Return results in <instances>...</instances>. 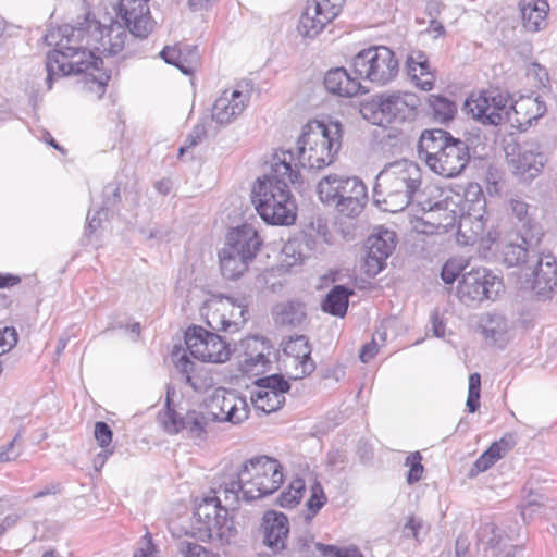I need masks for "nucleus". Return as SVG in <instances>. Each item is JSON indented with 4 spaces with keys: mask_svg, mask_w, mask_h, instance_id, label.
I'll use <instances>...</instances> for the list:
<instances>
[{
    "mask_svg": "<svg viewBox=\"0 0 557 557\" xmlns=\"http://www.w3.org/2000/svg\"><path fill=\"white\" fill-rule=\"evenodd\" d=\"M180 552L184 557H212L203 546L191 542H181Z\"/></svg>",
    "mask_w": 557,
    "mask_h": 557,
    "instance_id": "60",
    "label": "nucleus"
},
{
    "mask_svg": "<svg viewBox=\"0 0 557 557\" xmlns=\"http://www.w3.org/2000/svg\"><path fill=\"white\" fill-rule=\"evenodd\" d=\"M345 0H307L297 30L302 37L314 38L341 13Z\"/></svg>",
    "mask_w": 557,
    "mask_h": 557,
    "instance_id": "12",
    "label": "nucleus"
},
{
    "mask_svg": "<svg viewBox=\"0 0 557 557\" xmlns=\"http://www.w3.org/2000/svg\"><path fill=\"white\" fill-rule=\"evenodd\" d=\"M175 366L177 370L185 375V383L190 386H195L191 376L189 375V373L194 370V362L185 354H183L175 361Z\"/></svg>",
    "mask_w": 557,
    "mask_h": 557,
    "instance_id": "64",
    "label": "nucleus"
},
{
    "mask_svg": "<svg viewBox=\"0 0 557 557\" xmlns=\"http://www.w3.org/2000/svg\"><path fill=\"white\" fill-rule=\"evenodd\" d=\"M462 260L449 259L441 271V277L445 284H453L466 271Z\"/></svg>",
    "mask_w": 557,
    "mask_h": 557,
    "instance_id": "53",
    "label": "nucleus"
},
{
    "mask_svg": "<svg viewBox=\"0 0 557 557\" xmlns=\"http://www.w3.org/2000/svg\"><path fill=\"white\" fill-rule=\"evenodd\" d=\"M363 193H367V187L360 178L357 176H344L338 200L344 201L350 196L354 197Z\"/></svg>",
    "mask_w": 557,
    "mask_h": 557,
    "instance_id": "50",
    "label": "nucleus"
},
{
    "mask_svg": "<svg viewBox=\"0 0 557 557\" xmlns=\"http://www.w3.org/2000/svg\"><path fill=\"white\" fill-rule=\"evenodd\" d=\"M262 543L274 554L286 549L289 521L286 515L275 510L264 512L261 521Z\"/></svg>",
    "mask_w": 557,
    "mask_h": 557,
    "instance_id": "19",
    "label": "nucleus"
},
{
    "mask_svg": "<svg viewBox=\"0 0 557 557\" xmlns=\"http://www.w3.org/2000/svg\"><path fill=\"white\" fill-rule=\"evenodd\" d=\"M298 163L310 170H322L331 165L342 145V125L309 121L304 125L296 143Z\"/></svg>",
    "mask_w": 557,
    "mask_h": 557,
    "instance_id": "4",
    "label": "nucleus"
},
{
    "mask_svg": "<svg viewBox=\"0 0 557 557\" xmlns=\"http://www.w3.org/2000/svg\"><path fill=\"white\" fill-rule=\"evenodd\" d=\"M247 314L245 299L220 296L208 302L205 319L212 331L233 334L244 326Z\"/></svg>",
    "mask_w": 557,
    "mask_h": 557,
    "instance_id": "9",
    "label": "nucleus"
},
{
    "mask_svg": "<svg viewBox=\"0 0 557 557\" xmlns=\"http://www.w3.org/2000/svg\"><path fill=\"white\" fill-rule=\"evenodd\" d=\"M220 269L222 275L228 280H237L248 269V264L253 258L240 255L233 248L223 247L219 252Z\"/></svg>",
    "mask_w": 557,
    "mask_h": 557,
    "instance_id": "31",
    "label": "nucleus"
},
{
    "mask_svg": "<svg viewBox=\"0 0 557 557\" xmlns=\"http://www.w3.org/2000/svg\"><path fill=\"white\" fill-rule=\"evenodd\" d=\"M481 327L486 338L492 339L494 344L502 345L509 330V321L500 313H486L481 320Z\"/></svg>",
    "mask_w": 557,
    "mask_h": 557,
    "instance_id": "40",
    "label": "nucleus"
},
{
    "mask_svg": "<svg viewBox=\"0 0 557 557\" xmlns=\"http://www.w3.org/2000/svg\"><path fill=\"white\" fill-rule=\"evenodd\" d=\"M481 376L479 373L469 375V389L467 398V408L470 413L475 412L480 407Z\"/></svg>",
    "mask_w": 557,
    "mask_h": 557,
    "instance_id": "52",
    "label": "nucleus"
},
{
    "mask_svg": "<svg viewBox=\"0 0 557 557\" xmlns=\"http://www.w3.org/2000/svg\"><path fill=\"white\" fill-rule=\"evenodd\" d=\"M343 180L344 175L330 174L318 183L317 193L323 203L335 206L339 201L338 196Z\"/></svg>",
    "mask_w": 557,
    "mask_h": 557,
    "instance_id": "42",
    "label": "nucleus"
},
{
    "mask_svg": "<svg viewBox=\"0 0 557 557\" xmlns=\"http://www.w3.org/2000/svg\"><path fill=\"white\" fill-rule=\"evenodd\" d=\"M508 122L517 129L527 131L534 121L541 119L547 111L546 103L539 96H521L510 103Z\"/></svg>",
    "mask_w": 557,
    "mask_h": 557,
    "instance_id": "21",
    "label": "nucleus"
},
{
    "mask_svg": "<svg viewBox=\"0 0 557 557\" xmlns=\"http://www.w3.org/2000/svg\"><path fill=\"white\" fill-rule=\"evenodd\" d=\"M95 32L100 33V44L112 55L117 54L124 48L127 38L126 29L120 23H112L100 29V25L94 21Z\"/></svg>",
    "mask_w": 557,
    "mask_h": 557,
    "instance_id": "34",
    "label": "nucleus"
},
{
    "mask_svg": "<svg viewBox=\"0 0 557 557\" xmlns=\"http://www.w3.org/2000/svg\"><path fill=\"white\" fill-rule=\"evenodd\" d=\"M502 278L486 268H471L465 271L458 281L457 297L469 307H474L484 300L494 301L503 290Z\"/></svg>",
    "mask_w": 557,
    "mask_h": 557,
    "instance_id": "8",
    "label": "nucleus"
},
{
    "mask_svg": "<svg viewBox=\"0 0 557 557\" xmlns=\"http://www.w3.org/2000/svg\"><path fill=\"white\" fill-rule=\"evenodd\" d=\"M261 244L256 228L250 224H243L228 232L224 247L255 259Z\"/></svg>",
    "mask_w": 557,
    "mask_h": 557,
    "instance_id": "27",
    "label": "nucleus"
},
{
    "mask_svg": "<svg viewBox=\"0 0 557 557\" xmlns=\"http://www.w3.org/2000/svg\"><path fill=\"white\" fill-rule=\"evenodd\" d=\"M222 497L206 496L196 506L193 517V534L200 541L226 544L237 530L225 508H221Z\"/></svg>",
    "mask_w": 557,
    "mask_h": 557,
    "instance_id": "6",
    "label": "nucleus"
},
{
    "mask_svg": "<svg viewBox=\"0 0 557 557\" xmlns=\"http://www.w3.org/2000/svg\"><path fill=\"white\" fill-rule=\"evenodd\" d=\"M275 468H281V463L268 456H257L245 461L237 473L244 483L258 481L267 473H275Z\"/></svg>",
    "mask_w": 557,
    "mask_h": 557,
    "instance_id": "32",
    "label": "nucleus"
},
{
    "mask_svg": "<svg viewBox=\"0 0 557 557\" xmlns=\"http://www.w3.org/2000/svg\"><path fill=\"white\" fill-rule=\"evenodd\" d=\"M546 158L537 143H525L519 147L517 156L508 159L512 174L521 182L530 183L537 177L545 165Z\"/></svg>",
    "mask_w": 557,
    "mask_h": 557,
    "instance_id": "16",
    "label": "nucleus"
},
{
    "mask_svg": "<svg viewBox=\"0 0 557 557\" xmlns=\"http://www.w3.org/2000/svg\"><path fill=\"white\" fill-rule=\"evenodd\" d=\"M419 98L412 92H382L362 104V116L373 125L410 123L418 115Z\"/></svg>",
    "mask_w": 557,
    "mask_h": 557,
    "instance_id": "5",
    "label": "nucleus"
},
{
    "mask_svg": "<svg viewBox=\"0 0 557 557\" xmlns=\"http://www.w3.org/2000/svg\"><path fill=\"white\" fill-rule=\"evenodd\" d=\"M134 557H159L152 536L147 532L138 542V547L134 552Z\"/></svg>",
    "mask_w": 557,
    "mask_h": 557,
    "instance_id": "57",
    "label": "nucleus"
},
{
    "mask_svg": "<svg viewBox=\"0 0 557 557\" xmlns=\"http://www.w3.org/2000/svg\"><path fill=\"white\" fill-rule=\"evenodd\" d=\"M532 289L541 299L552 298L557 286V260L552 255H541L536 260Z\"/></svg>",
    "mask_w": 557,
    "mask_h": 557,
    "instance_id": "23",
    "label": "nucleus"
},
{
    "mask_svg": "<svg viewBox=\"0 0 557 557\" xmlns=\"http://www.w3.org/2000/svg\"><path fill=\"white\" fill-rule=\"evenodd\" d=\"M367 200H368V195H367V193H363L361 195H357L354 197L350 196V197H348V199H346L344 201L339 200L335 205V208L338 211V213H341L344 216L356 218L362 212V210L367 203Z\"/></svg>",
    "mask_w": 557,
    "mask_h": 557,
    "instance_id": "46",
    "label": "nucleus"
},
{
    "mask_svg": "<svg viewBox=\"0 0 557 557\" xmlns=\"http://www.w3.org/2000/svg\"><path fill=\"white\" fill-rule=\"evenodd\" d=\"M367 243L368 249L387 259L396 247V233L389 230H381L369 236Z\"/></svg>",
    "mask_w": 557,
    "mask_h": 557,
    "instance_id": "44",
    "label": "nucleus"
},
{
    "mask_svg": "<svg viewBox=\"0 0 557 557\" xmlns=\"http://www.w3.org/2000/svg\"><path fill=\"white\" fill-rule=\"evenodd\" d=\"M421 460H422V456L419 451L411 453L406 458L405 463H406V466L410 467V469L408 471V475H407V482L409 484H413L421 480L423 471H424Z\"/></svg>",
    "mask_w": 557,
    "mask_h": 557,
    "instance_id": "55",
    "label": "nucleus"
},
{
    "mask_svg": "<svg viewBox=\"0 0 557 557\" xmlns=\"http://www.w3.org/2000/svg\"><path fill=\"white\" fill-rule=\"evenodd\" d=\"M386 258L368 249L364 257L363 269L369 277L376 276L386 265Z\"/></svg>",
    "mask_w": 557,
    "mask_h": 557,
    "instance_id": "54",
    "label": "nucleus"
},
{
    "mask_svg": "<svg viewBox=\"0 0 557 557\" xmlns=\"http://www.w3.org/2000/svg\"><path fill=\"white\" fill-rule=\"evenodd\" d=\"M352 294V289L344 285H335L325 296L322 310L335 317H344L347 312L349 296Z\"/></svg>",
    "mask_w": 557,
    "mask_h": 557,
    "instance_id": "39",
    "label": "nucleus"
},
{
    "mask_svg": "<svg viewBox=\"0 0 557 557\" xmlns=\"http://www.w3.org/2000/svg\"><path fill=\"white\" fill-rule=\"evenodd\" d=\"M421 187V168L408 159L396 160L377 174L373 200L383 211L400 212L414 201L422 205Z\"/></svg>",
    "mask_w": 557,
    "mask_h": 557,
    "instance_id": "3",
    "label": "nucleus"
},
{
    "mask_svg": "<svg viewBox=\"0 0 557 557\" xmlns=\"http://www.w3.org/2000/svg\"><path fill=\"white\" fill-rule=\"evenodd\" d=\"M306 318L305 306L298 301L278 305L274 311L275 323L282 326H297Z\"/></svg>",
    "mask_w": 557,
    "mask_h": 557,
    "instance_id": "41",
    "label": "nucleus"
},
{
    "mask_svg": "<svg viewBox=\"0 0 557 557\" xmlns=\"http://www.w3.org/2000/svg\"><path fill=\"white\" fill-rule=\"evenodd\" d=\"M283 351L288 358L289 367L294 368V372L290 373L293 380H300L314 371L315 363L311 358V346L307 336L289 337L284 344Z\"/></svg>",
    "mask_w": 557,
    "mask_h": 557,
    "instance_id": "20",
    "label": "nucleus"
},
{
    "mask_svg": "<svg viewBox=\"0 0 557 557\" xmlns=\"http://www.w3.org/2000/svg\"><path fill=\"white\" fill-rule=\"evenodd\" d=\"M326 503V496L319 481H314L311 485V495L307 500V508L314 516Z\"/></svg>",
    "mask_w": 557,
    "mask_h": 557,
    "instance_id": "56",
    "label": "nucleus"
},
{
    "mask_svg": "<svg viewBox=\"0 0 557 557\" xmlns=\"http://www.w3.org/2000/svg\"><path fill=\"white\" fill-rule=\"evenodd\" d=\"M294 153L280 150L274 153L271 170L258 177L252 186L251 200L261 219L272 225H292L297 218V203L289 185L300 177L293 168Z\"/></svg>",
    "mask_w": 557,
    "mask_h": 557,
    "instance_id": "2",
    "label": "nucleus"
},
{
    "mask_svg": "<svg viewBox=\"0 0 557 557\" xmlns=\"http://www.w3.org/2000/svg\"><path fill=\"white\" fill-rule=\"evenodd\" d=\"M509 210L523 244L531 246L539 243L543 232L541 225L530 212V206L520 198H512L509 201Z\"/></svg>",
    "mask_w": 557,
    "mask_h": 557,
    "instance_id": "22",
    "label": "nucleus"
},
{
    "mask_svg": "<svg viewBox=\"0 0 557 557\" xmlns=\"http://www.w3.org/2000/svg\"><path fill=\"white\" fill-rule=\"evenodd\" d=\"M306 484L302 479H296L290 484L286 492H282L277 498V504L281 507L292 508L297 505L305 492Z\"/></svg>",
    "mask_w": 557,
    "mask_h": 557,
    "instance_id": "47",
    "label": "nucleus"
},
{
    "mask_svg": "<svg viewBox=\"0 0 557 557\" xmlns=\"http://www.w3.org/2000/svg\"><path fill=\"white\" fill-rule=\"evenodd\" d=\"M512 102L509 95L487 90L470 96L465 102L463 111L484 125H498L503 120L508 121Z\"/></svg>",
    "mask_w": 557,
    "mask_h": 557,
    "instance_id": "10",
    "label": "nucleus"
},
{
    "mask_svg": "<svg viewBox=\"0 0 557 557\" xmlns=\"http://www.w3.org/2000/svg\"><path fill=\"white\" fill-rule=\"evenodd\" d=\"M160 57L165 61V63L175 65L186 75L194 73L199 59L196 47L189 49L187 54L176 47H164L160 52Z\"/></svg>",
    "mask_w": 557,
    "mask_h": 557,
    "instance_id": "35",
    "label": "nucleus"
},
{
    "mask_svg": "<svg viewBox=\"0 0 557 557\" xmlns=\"http://www.w3.org/2000/svg\"><path fill=\"white\" fill-rule=\"evenodd\" d=\"M103 201L101 208L97 211V215L107 214V211L121 201L120 185L117 183H109L104 186Z\"/></svg>",
    "mask_w": 557,
    "mask_h": 557,
    "instance_id": "51",
    "label": "nucleus"
},
{
    "mask_svg": "<svg viewBox=\"0 0 557 557\" xmlns=\"http://www.w3.org/2000/svg\"><path fill=\"white\" fill-rule=\"evenodd\" d=\"M88 30L81 24L79 27L63 25L51 28L45 35V42L55 47L48 52L46 61L48 89L52 88L53 81L69 75L85 74L86 83L97 84L102 95L111 74L103 70V60L96 57L83 46Z\"/></svg>",
    "mask_w": 557,
    "mask_h": 557,
    "instance_id": "1",
    "label": "nucleus"
},
{
    "mask_svg": "<svg viewBox=\"0 0 557 557\" xmlns=\"http://www.w3.org/2000/svg\"><path fill=\"white\" fill-rule=\"evenodd\" d=\"M527 74L536 79L542 86H546L549 83L547 70L537 62H532L529 65Z\"/></svg>",
    "mask_w": 557,
    "mask_h": 557,
    "instance_id": "63",
    "label": "nucleus"
},
{
    "mask_svg": "<svg viewBox=\"0 0 557 557\" xmlns=\"http://www.w3.org/2000/svg\"><path fill=\"white\" fill-rule=\"evenodd\" d=\"M454 136L442 128L424 129L418 141V156L428 168L436 173Z\"/></svg>",
    "mask_w": 557,
    "mask_h": 557,
    "instance_id": "17",
    "label": "nucleus"
},
{
    "mask_svg": "<svg viewBox=\"0 0 557 557\" xmlns=\"http://www.w3.org/2000/svg\"><path fill=\"white\" fill-rule=\"evenodd\" d=\"M246 483L236 474V479L230 482H223L218 490H214L213 496L222 497L221 508H225L227 515L230 510H236L239 504L240 495L245 499Z\"/></svg>",
    "mask_w": 557,
    "mask_h": 557,
    "instance_id": "36",
    "label": "nucleus"
},
{
    "mask_svg": "<svg viewBox=\"0 0 557 557\" xmlns=\"http://www.w3.org/2000/svg\"><path fill=\"white\" fill-rule=\"evenodd\" d=\"M504 262L508 267L520 265L528 260L529 250L519 244H508L504 248Z\"/></svg>",
    "mask_w": 557,
    "mask_h": 557,
    "instance_id": "48",
    "label": "nucleus"
},
{
    "mask_svg": "<svg viewBox=\"0 0 557 557\" xmlns=\"http://www.w3.org/2000/svg\"><path fill=\"white\" fill-rule=\"evenodd\" d=\"M479 541L484 545L485 557L495 556L500 550L503 545L507 542L500 535L497 527L494 523H485L479 529Z\"/></svg>",
    "mask_w": 557,
    "mask_h": 557,
    "instance_id": "43",
    "label": "nucleus"
},
{
    "mask_svg": "<svg viewBox=\"0 0 557 557\" xmlns=\"http://www.w3.org/2000/svg\"><path fill=\"white\" fill-rule=\"evenodd\" d=\"M119 16L126 25L128 32L136 38H146L153 29L148 0H121Z\"/></svg>",
    "mask_w": 557,
    "mask_h": 557,
    "instance_id": "18",
    "label": "nucleus"
},
{
    "mask_svg": "<svg viewBox=\"0 0 557 557\" xmlns=\"http://www.w3.org/2000/svg\"><path fill=\"white\" fill-rule=\"evenodd\" d=\"M487 219L483 214L473 215L469 213L461 216L458 225V240L466 245L474 244L479 237H482Z\"/></svg>",
    "mask_w": 557,
    "mask_h": 557,
    "instance_id": "38",
    "label": "nucleus"
},
{
    "mask_svg": "<svg viewBox=\"0 0 557 557\" xmlns=\"http://www.w3.org/2000/svg\"><path fill=\"white\" fill-rule=\"evenodd\" d=\"M515 445L512 435H505L500 441L493 443L487 450H485L474 462L471 470L473 472H484L490 469L497 460H499L507 450Z\"/></svg>",
    "mask_w": 557,
    "mask_h": 557,
    "instance_id": "37",
    "label": "nucleus"
},
{
    "mask_svg": "<svg viewBox=\"0 0 557 557\" xmlns=\"http://www.w3.org/2000/svg\"><path fill=\"white\" fill-rule=\"evenodd\" d=\"M324 86L330 94L351 98L358 94H364L360 78L351 77L344 67L329 70L324 75Z\"/></svg>",
    "mask_w": 557,
    "mask_h": 557,
    "instance_id": "26",
    "label": "nucleus"
},
{
    "mask_svg": "<svg viewBox=\"0 0 557 557\" xmlns=\"http://www.w3.org/2000/svg\"><path fill=\"white\" fill-rule=\"evenodd\" d=\"M283 468H275V473H267L258 481L246 483L245 500H255L276 492L284 481Z\"/></svg>",
    "mask_w": 557,
    "mask_h": 557,
    "instance_id": "30",
    "label": "nucleus"
},
{
    "mask_svg": "<svg viewBox=\"0 0 557 557\" xmlns=\"http://www.w3.org/2000/svg\"><path fill=\"white\" fill-rule=\"evenodd\" d=\"M290 384L281 374L258 379L256 389L251 392L250 400L257 410L264 413L275 412L285 404V394Z\"/></svg>",
    "mask_w": 557,
    "mask_h": 557,
    "instance_id": "14",
    "label": "nucleus"
},
{
    "mask_svg": "<svg viewBox=\"0 0 557 557\" xmlns=\"http://www.w3.org/2000/svg\"><path fill=\"white\" fill-rule=\"evenodd\" d=\"M407 74L411 82L422 90L429 91L435 83V75L431 71L430 62L424 52L418 50L408 54L406 60Z\"/></svg>",
    "mask_w": 557,
    "mask_h": 557,
    "instance_id": "28",
    "label": "nucleus"
},
{
    "mask_svg": "<svg viewBox=\"0 0 557 557\" xmlns=\"http://www.w3.org/2000/svg\"><path fill=\"white\" fill-rule=\"evenodd\" d=\"M94 433L95 438L102 448L107 447L112 441V430L103 421L96 422Z\"/></svg>",
    "mask_w": 557,
    "mask_h": 557,
    "instance_id": "61",
    "label": "nucleus"
},
{
    "mask_svg": "<svg viewBox=\"0 0 557 557\" xmlns=\"http://www.w3.org/2000/svg\"><path fill=\"white\" fill-rule=\"evenodd\" d=\"M248 101V94L224 90L213 104L212 119L219 124H228L244 112Z\"/></svg>",
    "mask_w": 557,
    "mask_h": 557,
    "instance_id": "24",
    "label": "nucleus"
},
{
    "mask_svg": "<svg viewBox=\"0 0 557 557\" xmlns=\"http://www.w3.org/2000/svg\"><path fill=\"white\" fill-rule=\"evenodd\" d=\"M549 5L546 0L529 2L521 7L523 27L528 32H539L546 27Z\"/></svg>",
    "mask_w": 557,
    "mask_h": 557,
    "instance_id": "33",
    "label": "nucleus"
},
{
    "mask_svg": "<svg viewBox=\"0 0 557 557\" xmlns=\"http://www.w3.org/2000/svg\"><path fill=\"white\" fill-rule=\"evenodd\" d=\"M352 66L360 79L379 86L394 81L399 72L398 59L385 46H373L359 51L352 59Z\"/></svg>",
    "mask_w": 557,
    "mask_h": 557,
    "instance_id": "7",
    "label": "nucleus"
},
{
    "mask_svg": "<svg viewBox=\"0 0 557 557\" xmlns=\"http://www.w3.org/2000/svg\"><path fill=\"white\" fill-rule=\"evenodd\" d=\"M17 343V334L14 327H0V355L11 350Z\"/></svg>",
    "mask_w": 557,
    "mask_h": 557,
    "instance_id": "59",
    "label": "nucleus"
},
{
    "mask_svg": "<svg viewBox=\"0 0 557 557\" xmlns=\"http://www.w3.org/2000/svg\"><path fill=\"white\" fill-rule=\"evenodd\" d=\"M325 546L320 543H315L313 537L309 534L300 535L293 544L292 552L298 557H311L312 547H317L319 550L325 554Z\"/></svg>",
    "mask_w": 557,
    "mask_h": 557,
    "instance_id": "49",
    "label": "nucleus"
},
{
    "mask_svg": "<svg viewBox=\"0 0 557 557\" xmlns=\"http://www.w3.org/2000/svg\"><path fill=\"white\" fill-rule=\"evenodd\" d=\"M211 422L207 411L188 410L181 413L168 408L162 418V424L168 433L176 434L185 431L190 438L203 440L207 435V426Z\"/></svg>",
    "mask_w": 557,
    "mask_h": 557,
    "instance_id": "15",
    "label": "nucleus"
},
{
    "mask_svg": "<svg viewBox=\"0 0 557 557\" xmlns=\"http://www.w3.org/2000/svg\"><path fill=\"white\" fill-rule=\"evenodd\" d=\"M185 343L190 355L201 361L222 363L231 356L230 345L216 332L199 325L187 327Z\"/></svg>",
    "mask_w": 557,
    "mask_h": 557,
    "instance_id": "11",
    "label": "nucleus"
},
{
    "mask_svg": "<svg viewBox=\"0 0 557 557\" xmlns=\"http://www.w3.org/2000/svg\"><path fill=\"white\" fill-rule=\"evenodd\" d=\"M22 454L18 436H15L7 446L0 448V463L16 460Z\"/></svg>",
    "mask_w": 557,
    "mask_h": 557,
    "instance_id": "58",
    "label": "nucleus"
},
{
    "mask_svg": "<svg viewBox=\"0 0 557 557\" xmlns=\"http://www.w3.org/2000/svg\"><path fill=\"white\" fill-rule=\"evenodd\" d=\"M428 103L432 110L433 117L438 122L453 120L457 112L456 103L443 96L430 95Z\"/></svg>",
    "mask_w": 557,
    "mask_h": 557,
    "instance_id": "45",
    "label": "nucleus"
},
{
    "mask_svg": "<svg viewBox=\"0 0 557 557\" xmlns=\"http://www.w3.org/2000/svg\"><path fill=\"white\" fill-rule=\"evenodd\" d=\"M240 347L244 349L243 359L240 360L244 371H260L269 363L264 354L265 344L259 337L251 336L243 339Z\"/></svg>",
    "mask_w": 557,
    "mask_h": 557,
    "instance_id": "29",
    "label": "nucleus"
},
{
    "mask_svg": "<svg viewBox=\"0 0 557 557\" xmlns=\"http://www.w3.org/2000/svg\"><path fill=\"white\" fill-rule=\"evenodd\" d=\"M422 527L423 521L421 518L414 515L409 516L403 528L404 536L413 537L416 541L419 542V531L422 529Z\"/></svg>",
    "mask_w": 557,
    "mask_h": 557,
    "instance_id": "62",
    "label": "nucleus"
},
{
    "mask_svg": "<svg viewBox=\"0 0 557 557\" xmlns=\"http://www.w3.org/2000/svg\"><path fill=\"white\" fill-rule=\"evenodd\" d=\"M206 407L211 422L239 424L249 416L246 399L232 391H216L210 397Z\"/></svg>",
    "mask_w": 557,
    "mask_h": 557,
    "instance_id": "13",
    "label": "nucleus"
},
{
    "mask_svg": "<svg viewBox=\"0 0 557 557\" xmlns=\"http://www.w3.org/2000/svg\"><path fill=\"white\" fill-rule=\"evenodd\" d=\"M441 165L436 174L443 177H455L459 175L470 161V149L466 141L453 138L447 147L444 159H440Z\"/></svg>",
    "mask_w": 557,
    "mask_h": 557,
    "instance_id": "25",
    "label": "nucleus"
}]
</instances>
